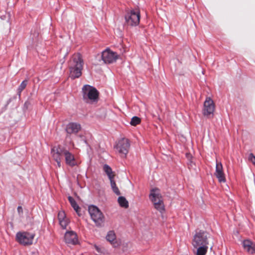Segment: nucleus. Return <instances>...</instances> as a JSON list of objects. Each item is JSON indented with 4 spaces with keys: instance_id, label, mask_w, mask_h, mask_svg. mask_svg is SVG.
<instances>
[{
    "instance_id": "nucleus-15",
    "label": "nucleus",
    "mask_w": 255,
    "mask_h": 255,
    "mask_svg": "<svg viewBox=\"0 0 255 255\" xmlns=\"http://www.w3.org/2000/svg\"><path fill=\"white\" fill-rule=\"evenodd\" d=\"M81 128V125L77 123H70L66 128V131L68 134H76Z\"/></svg>"
},
{
    "instance_id": "nucleus-2",
    "label": "nucleus",
    "mask_w": 255,
    "mask_h": 255,
    "mask_svg": "<svg viewBox=\"0 0 255 255\" xmlns=\"http://www.w3.org/2000/svg\"><path fill=\"white\" fill-rule=\"evenodd\" d=\"M83 65V61L81 55L79 53L74 54L69 63L70 74L71 78H77L81 76Z\"/></svg>"
},
{
    "instance_id": "nucleus-7",
    "label": "nucleus",
    "mask_w": 255,
    "mask_h": 255,
    "mask_svg": "<svg viewBox=\"0 0 255 255\" xmlns=\"http://www.w3.org/2000/svg\"><path fill=\"white\" fill-rule=\"evenodd\" d=\"M34 237V234L26 232H18L16 235L17 242L24 246L31 245Z\"/></svg>"
},
{
    "instance_id": "nucleus-19",
    "label": "nucleus",
    "mask_w": 255,
    "mask_h": 255,
    "mask_svg": "<svg viewBox=\"0 0 255 255\" xmlns=\"http://www.w3.org/2000/svg\"><path fill=\"white\" fill-rule=\"evenodd\" d=\"M104 171L108 175L110 180L114 179L115 174L113 173L112 168L107 164H105L103 167Z\"/></svg>"
},
{
    "instance_id": "nucleus-8",
    "label": "nucleus",
    "mask_w": 255,
    "mask_h": 255,
    "mask_svg": "<svg viewBox=\"0 0 255 255\" xmlns=\"http://www.w3.org/2000/svg\"><path fill=\"white\" fill-rule=\"evenodd\" d=\"M129 146L130 143L128 139L122 138L118 141L115 148L122 157H126L128 152Z\"/></svg>"
},
{
    "instance_id": "nucleus-9",
    "label": "nucleus",
    "mask_w": 255,
    "mask_h": 255,
    "mask_svg": "<svg viewBox=\"0 0 255 255\" xmlns=\"http://www.w3.org/2000/svg\"><path fill=\"white\" fill-rule=\"evenodd\" d=\"M102 59L106 64H111L116 61L119 58V55L116 52L107 48L102 53Z\"/></svg>"
},
{
    "instance_id": "nucleus-23",
    "label": "nucleus",
    "mask_w": 255,
    "mask_h": 255,
    "mask_svg": "<svg viewBox=\"0 0 255 255\" xmlns=\"http://www.w3.org/2000/svg\"><path fill=\"white\" fill-rule=\"evenodd\" d=\"M140 119L137 117H133L130 121V124L132 126H136L140 123Z\"/></svg>"
},
{
    "instance_id": "nucleus-29",
    "label": "nucleus",
    "mask_w": 255,
    "mask_h": 255,
    "mask_svg": "<svg viewBox=\"0 0 255 255\" xmlns=\"http://www.w3.org/2000/svg\"><path fill=\"white\" fill-rule=\"evenodd\" d=\"M212 247H213V246L212 245L211 247V249H212Z\"/></svg>"
},
{
    "instance_id": "nucleus-28",
    "label": "nucleus",
    "mask_w": 255,
    "mask_h": 255,
    "mask_svg": "<svg viewBox=\"0 0 255 255\" xmlns=\"http://www.w3.org/2000/svg\"><path fill=\"white\" fill-rule=\"evenodd\" d=\"M94 247H95V249L96 250V251H97L98 252H99V253L101 252V249H100L99 247H98V246H96V245H95V246H94Z\"/></svg>"
},
{
    "instance_id": "nucleus-27",
    "label": "nucleus",
    "mask_w": 255,
    "mask_h": 255,
    "mask_svg": "<svg viewBox=\"0 0 255 255\" xmlns=\"http://www.w3.org/2000/svg\"><path fill=\"white\" fill-rule=\"evenodd\" d=\"M17 212L19 213V214H20L22 213L23 210H22V207L21 206H18L17 207Z\"/></svg>"
},
{
    "instance_id": "nucleus-4",
    "label": "nucleus",
    "mask_w": 255,
    "mask_h": 255,
    "mask_svg": "<svg viewBox=\"0 0 255 255\" xmlns=\"http://www.w3.org/2000/svg\"><path fill=\"white\" fill-rule=\"evenodd\" d=\"M149 198L153 203L155 208L160 213H163L165 210L164 205L159 190L157 188L152 189L150 191Z\"/></svg>"
},
{
    "instance_id": "nucleus-25",
    "label": "nucleus",
    "mask_w": 255,
    "mask_h": 255,
    "mask_svg": "<svg viewBox=\"0 0 255 255\" xmlns=\"http://www.w3.org/2000/svg\"><path fill=\"white\" fill-rule=\"evenodd\" d=\"M58 218L59 221L66 219L65 212L63 211H60L58 215Z\"/></svg>"
},
{
    "instance_id": "nucleus-16",
    "label": "nucleus",
    "mask_w": 255,
    "mask_h": 255,
    "mask_svg": "<svg viewBox=\"0 0 255 255\" xmlns=\"http://www.w3.org/2000/svg\"><path fill=\"white\" fill-rule=\"evenodd\" d=\"M243 246L245 250L250 254H255V244L251 241L246 240L243 241Z\"/></svg>"
},
{
    "instance_id": "nucleus-24",
    "label": "nucleus",
    "mask_w": 255,
    "mask_h": 255,
    "mask_svg": "<svg viewBox=\"0 0 255 255\" xmlns=\"http://www.w3.org/2000/svg\"><path fill=\"white\" fill-rule=\"evenodd\" d=\"M59 224H60V226H61V227L63 229H66V228L68 224V219L66 218L64 220L59 221Z\"/></svg>"
},
{
    "instance_id": "nucleus-5",
    "label": "nucleus",
    "mask_w": 255,
    "mask_h": 255,
    "mask_svg": "<svg viewBox=\"0 0 255 255\" xmlns=\"http://www.w3.org/2000/svg\"><path fill=\"white\" fill-rule=\"evenodd\" d=\"M88 211L92 220L96 226H102L105 221V217L100 209L95 206L91 205L89 207Z\"/></svg>"
},
{
    "instance_id": "nucleus-12",
    "label": "nucleus",
    "mask_w": 255,
    "mask_h": 255,
    "mask_svg": "<svg viewBox=\"0 0 255 255\" xmlns=\"http://www.w3.org/2000/svg\"><path fill=\"white\" fill-rule=\"evenodd\" d=\"M220 183H225L226 181L225 175L223 171V165L221 162L216 160V171L214 173Z\"/></svg>"
},
{
    "instance_id": "nucleus-21",
    "label": "nucleus",
    "mask_w": 255,
    "mask_h": 255,
    "mask_svg": "<svg viewBox=\"0 0 255 255\" xmlns=\"http://www.w3.org/2000/svg\"><path fill=\"white\" fill-rule=\"evenodd\" d=\"M110 180L111 182V186L113 192L117 195H120V191L118 187L117 186L116 182L114 180V179H111Z\"/></svg>"
},
{
    "instance_id": "nucleus-11",
    "label": "nucleus",
    "mask_w": 255,
    "mask_h": 255,
    "mask_svg": "<svg viewBox=\"0 0 255 255\" xmlns=\"http://www.w3.org/2000/svg\"><path fill=\"white\" fill-rule=\"evenodd\" d=\"M60 148L61 149L60 154L62 157L63 155L64 156L66 163L72 167L75 166L76 164V162L74 155L61 146H60Z\"/></svg>"
},
{
    "instance_id": "nucleus-6",
    "label": "nucleus",
    "mask_w": 255,
    "mask_h": 255,
    "mask_svg": "<svg viewBox=\"0 0 255 255\" xmlns=\"http://www.w3.org/2000/svg\"><path fill=\"white\" fill-rule=\"evenodd\" d=\"M125 20L128 25L133 26H136L139 23L140 12L138 9H132L127 12Z\"/></svg>"
},
{
    "instance_id": "nucleus-20",
    "label": "nucleus",
    "mask_w": 255,
    "mask_h": 255,
    "mask_svg": "<svg viewBox=\"0 0 255 255\" xmlns=\"http://www.w3.org/2000/svg\"><path fill=\"white\" fill-rule=\"evenodd\" d=\"M118 203L122 207L127 208L128 207V202L125 197L120 196L118 200Z\"/></svg>"
},
{
    "instance_id": "nucleus-13",
    "label": "nucleus",
    "mask_w": 255,
    "mask_h": 255,
    "mask_svg": "<svg viewBox=\"0 0 255 255\" xmlns=\"http://www.w3.org/2000/svg\"><path fill=\"white\" fill-rule=\"evenodd\" d=\"M61 149L60 148V145L53 147L51 150V153L53 159L57 162V166L58 167L61 166V161L62 158L60 153Z\"/></svg>"
},
{
    "instance_id": "nucleus-18",
    "label": "nucleus",
    "mask_w": 255,
    "mask_h": 255,
    "mask_svg": "<svg viewBox=\"0 0 255 255\" xmlns=\"http://www.w3.org/2000/svg\"><path fill=\"white\" fill-rule=\"evenodd\" d=\"M106 239L107 241L116 247V243L115 242L116 240V235L114 231H109L106 236Z\"/></svg>"
},
{
    "instance_id": "nucleus-26",
    "label": "nucleus",
    "mask_w": 255,
    "mask_h": 255,
    "mask_svg": "<svg viewBox=\"0 0 255 255\" xmlns=\"http://www.w3.org/2000/svg\"><path fill=\"white\" fill-rule=\"evenodd\" d=\"M248 159L255 166V156L253 154V153H251L249 154Z\"/></svg>"
},
{
    "instance_id": "nucleus-14",
    "label": "nucleus",
    "mask_w": 255,
    "mask_h": 255,
    "mask_svg": "<svg viewBox=\"0 0 255 255\" xmlns=\"http://www.w3.org/2000/svg\"><path fill=\"white\" fill-rule=\"evenodd\" d=\"M65 241L67 244L76 245L78 243L77 234L73 231L67 232L65 234Z\"/></svg>"
},
{
    "instance_id": "nucleus-1",
    "label": "nucleus",
    "mask_w": 255,
    "mask_h": 255,
    "mask_svg": "<svg viewBox=\"0 0 255 255\" xmlns=\"http://www.w3.org/2000/svg\"><path fill=\"white\" fill-rule=\"evenodd\" d=\"M210 235L206 231H197L193 236L192 245L196 250V255H205L210 245Z\"/></svg>"
},
{
    "instance_id": "nucleus-3",
    "label": "nucleus",
    "mask_w": 255,
    "mask_h": 255,
    "mask_svg": "<svg viewBox=\"0 0 255 255\" xmlns=\"http://www.w3.org/2000/svg\"><path fill=\"white\" fill-rule=\"evenodd\" d=\"M83 100L86 103L92 104L97 102L99 98V92L94 87L84 85L82 89Z\"/></svg>"
},
{
    "instance_id": "nucleus-10",
    "label": "nucleus",
    "mask_w": 255,
    "mask_h": 255,
    "mask_svg": "<svg viewBox=\"0 0 255 255\" xmlns=\"http://www.w3.org/2000/svg\"><path fill=\"white\" fill-rule=\"evenodd\" d=\"M215 110V105L213 101L209 97L206 98L204 104L203 114L204 116L210 117L213 115Z\"/></svg>"
},
{
    "instance_id": "nucleus-17",
    "label": "nucleus",
    "mask_w": 255,
    "mask_h": 255,
    "mask_svg": "<svg viewBox=\"0 0 255 255\" xmlns=\"http://www.w3.org/2000/svg\"><path fill=\"white\" fill-rule=\"evenodd\" d=\"M68 198V200H69V202L70 203L71 206L73 208V209L76 212L77 214L79 216H80V214L79 213L80 208H79V206L78 205V204H77L76 201L71 196H69Z\"/></svg>"
},
{
    "instance_id": "nucleus-22",
    "label": "nucleus",
    "mask_w": 255,
    "mask_h": 255,
    "mask_svg": "<svg viewBox=\"0 0 255 255\" xmlns=\"http://www.w3.org/2000/svg\"><path fill=\"white\" fill-rule=\"evenodd\" d=\"M27 84V80H24L22 82V83L20 84L18 88L17 89V94L18 95V96L20 97L21 92L25 88L26 85Z\"/></svg>"
}]
</instances>
